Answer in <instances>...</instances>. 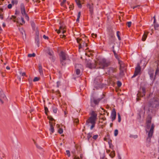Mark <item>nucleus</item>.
I'll return each mask as SVG.
<instances>
[{
    "label": "nucleus",
    "instance_id": "21",
    "mask_svg": "<svg viewBox=\"0 0 159 159\" xmlns=\"http://www.w3.org/2000/svg\"><path fill=\"white\" fill-rule=\"evenodd\" d=\"M152 117L150 116H148L146 119V124L151 123Z\"/></svg>",
    "mask_w": 159,
    "mask_h": 159
},
{
    "label": "nucleus",
    "instance_id": "53",
    "mask_svg": "<svg viewBox=\"0 0 159 159\" xmlns=\"http://www.w3.org/2000/svg\"><path fill=\"white\" fill-rule=\"evenodd\" d=\"M19 30L21 32L22 34H23V32H24V31L23 30V28L19 29Z\"/></svg>",
    "mask_w": 159,
    "mask_h": 159
},
{
    "label": "nucleus",
    "instance_id": "4",
    "mask_svg": "<svg viewBox=\"0 0 159 159\" xmlns=\"http://www.w3.org/2000/svg\"><path fill=\"white\" fill-rule=\"evenodd\" d=\"M20 11L23 16V17H21V20L22 23H20V24L22 25L23 24L25 23V21L24 20V18L25 17V19L27 20H29V17L26 14L25 12V6L23 3H21L20 6Z\"/></svg>",
    "mask_w": 159,
    "mask_h": 159
},
{
    "label": "nucleus",
    "instance_id": "64",
    "mask_svg": "<svg viewBox=\"0 0 159 159\" xmlns=\"http://www.w3.org/2000/svg\"><path fill=\"white\" fill-rule=\"evenodd\" d=\"M6 69H7V70H9L10 69V68L9 66H7L6 67Z\"/></svg>",
    "mask_w": 159,
    "mask_h": 159
},
{
    "label": "nucleus",
    "instance_id": "6",
    "mask_svg": "<svg viewBox=\"0 0 159 159\" xmlns=\"http://www.w3.org/2000/svg\"><path fill=\"white\" fill-rule=\"evenodd\" d=\"M60 61L62 65L64 66L65 64L64 62L66 60L67 58V55L63 52H61L60 54Z\"/></svg>",
    "mask_w": 159,
    "mask_h": 159
},
{
    "label": "nucleus",
    "instance_id": "42",
    "mask_svg": "<svg viewBox=\"0 0 159 159\" xmlns=\"http://www.w3.org/2000/svg\"><path fill=\"white\" fill-rule=\"evenodd\" d=\"M118 121L119 122H120L121 121L120 116L119 113L118 114Z\"/></svg>",
    "mask_w": 159,
    "mask_h": 159
},
{
    "label": "nucleus",
    "instance_id": "47",
    "mask_svg": "<svg viewBox=\"0 0 159 159\" xmlns=\"http://www.w3.org/2000/svg\"><path fill=\"white\" fill-rule=\"evenodd\" d=\"M73 159H80V157L76 155H74Z\"/></svg>",
    "mask_w": 159,
    "mask_h": 159
},
{
    "label": "nucleus",
    "instance_id": "37",
    "mask_svg": "<svg viewBox=\"0 0 159 159\" xmlns=\"http://www.w3.org/2000/svg\"><path fill=\"white\" fill-rule=\"evenodd\" d=\"M48 118L50 120L49 121H53L54 120V119L51 116H48Z\"/></svg>",
    "mask_w": 159,
    "mask_h": 159
},
{
    "label": "nucleus",
    "instance_id": "39",
    "mask_svg": "<svg viewBox=\"0 0 159 159\" xmlns=\"http://www.w3.org/2000/svg\"><path fill=\"white\" fill-rule=\"evenodd\" d=\"M66 154L67 155L68 157H70V152L69 150H66Z\"/></svg>",
    "mask_w": 159,
    "mask_h": 159
},
{
    "label": "nucleus",
    "instance_id": "49",
    "mask_svg": "<svg viewBox=\"0 0 159 159\" xmlns=\"http://www.w3.org/2000/svg\"><path fill=\"white\" fill-rule=\"evenodd\" d=\"M142 90L143 93V95H145V89L144 88H143L142 89Z\"/></svg>",
    "mask_w": 159,
    "mask_h": 159
},
{
    "label": "nucleus",
    "instance_id": "18",
    "mask_svg": "<svg viewBox=\"0 0 159 159\" xmlns=\"http://www.w3.org/2000/svg\"><path fill=\"white\" fill-rule=\"evenodd\" d=\"M115 41L114 36V35L112 36L109 39L108 43L110 44H111L113 43Z\"/></svg>",
    "mask_w": 159,
    "mask_h": 159
},
{
    "label": "nucleus",
    "instance_id": "32",
    "mask_svg": "<svg viewBox=\"0 0 159 159\" xmlns=\"http://www.w3.org/2000/svg\"><path fill=\"white\" fill-rule=\"evenodd\" d=\"M35 56V54L34 53H33V54H28V56L29 57H34Z\"/></svg>",
    "mask_w": 159,
    "mask_h": 159
},
{
    "label": "nucleus",
    "instance_id": "57",
    "mask_svg": "<svg viewBox=\"0 0 159 159\" xmlns=\"http://www.w3.org/2000/svg\"><path fill=\"white\" fill-rule=\"evenodd\" d=\"M15 18H16V16H11V19L13 20V19H15Z\"/></svg>",
    "mask_w": 159,
    "mask_h": 159
},
{
    "label": "nucleus",
    "instance_id": "54",
    "mask_svg": "<svg viewBox=\"0 0 159 159\" xmlns=\"http://www.w3.org/2000/svg\"><path fill=\"white\" fill-rule=\"evenodd\" d=\"M43 37L44 39H48V37L46 36L45 35H43Z\"/></svg>",
    "mask_w": 159,
    "mask_h": 159
},
{
    "label": "nucleus",
    "instance_id": "20",
    "mask_svg": "<svg viewBox=\"0 0 159 159\" xmlns=\"http://www.w3.org/2000/svg\"><path fill=\"white\" fill-rule=\"evenodd\" d=\"M39 67V71L40 73V75H43V70L42 69L41 65V64H39V67Z\"/></svg>",
    "mask_w": 159,
    "mask_h": 159
},
{
    "label": "nucleus",
    "instance_id": "44",
    "mask_svg": "<svg viewBox=\"0 0 159 159\" xmlns=\"http://www.w3.org/2000/svg\"><path fill=\"white\" fill-rule=\"evenodd\" d=\"M44 109H45V113L47 115V112L48 111V108L47 107H45Z\"/></svg>",
    "mask_w": 159,
    "mask_h": 159
},
{
    "label": "nucleus",
    "instance_id": "13",
    "mask_svg": "<svg viewBox=\"0 0 159 159\" xmlns=\"http://www.w3.org/2000/svg\"><path fill=\"white\" fill-rule=\"evenodd\" d=\"M75 2L79 8H81L82 5L84 3V0H75Z\"/></svg>",
    "mask_w": 159,
    "mask_h": 159
},
{
    "label": "nucleus",
    "instance_id": "61",
    "mask_svg": "<svg viewBox=\"0 0 159 159\" xmlns=\"http://www.w3.org/2000/svg\"><path fill=\"white\" fill-rule=\"evenodd\" d=\"M60 84V82H57V87H59Z\"/></svg>",
    "mask_w": 159,
    "mask_h": 159
},
{
    "label": "nucleus",
    "instance_id": "62",
    "mask_svg": "<svg viewBox=\"0 0 159 159\" xmlns=\"http://www.w3.org/2000/svg\"><path fill=\"white\" fill-rule=\"evenodd\" d=\"M0 18L2 19H3V17L2 15L0 14Z\"/></svg>",
    "mask_w": 159,
    "mask_h": 159
},
{
    "label": "nucleus",
    "instance_id": "25",
    "mask_svg": "<svg viewBox=\"0 0 159 159\" xmlns=\"http://www.w3.org/2000/svg\"><path fill=\"white\" fill-rule=\"evenodd\" d=\"M108 143L109 145L110 148H111L113 149L114 146L111 143V140H110V141L108 142Z\"/></svg>",
    "mask_w": 159,
    "mask_h": 159
},
{
    "label": "nucleus",
    "instance_id": "8",
    "mask_svg": "<svg viewBox=\"0 0 159 159\" xmlns=\"http://www.w3.org/2000/svg\"><path fill=\"white\" fill-rule=\"evenodd\" d=\"M141 67L139 64H138L135 68V70L134 75L132 77H134L137 75L140 72Z\"/></svg>",
    "mask_w": 159,
    "mask_h": 159
},
{
    "label": "nucleus",
    "instance_id": "2",
    "mask_svg": "<svg viewBox=\"0 0 159 159\" xmlns=\"http://www.w3.org/2000/svg\"><path fill=\"white\" fill-rule=\"evenodd\" d=\"M146 131L148 133V137L147 138V141L148 143H150L153 132L155 125L151 123L146 124Z\"/></svg>",
    "mask_w": 159,
    "mask_h": 159
},
{
    "label": "nucleus",
    "instance_id": "22",
    "mask_svg": "<svg viewBox=\"0 0 159 159\" xmlns=\"http://www.w3.org/2000/svg\"><path fill=\"white\" fill-rule=\"evenodd\" d=\"M148 33H146L145 32L144 33V34L143 35V37L142 38V40L143 41H144L145 40L147 36V34H148Z\"/></svg>",
    "mask_w": 159,
    "mask_h": 159
},
{
    "label": "nucleus",
    "instance_id": "48",
    "mask_svg": "<svg viewBox=\"0 0 159 159\" xmlns=\"http://www.w3.org/2000/svg\"><path fill=\"white\" fill-rule=\"evenodd\" d=\"M36 36H39V33L38 30H36Z\"/></svg>",
    "mask_w": 159,
    "mask_h": 159
},
{
    "label": "nucleus",
    "instance_id": "51",
    "mask_svg": "<svg viewBox=\"0 0 159 159\" xmlns=\"http://www.w3.org/2000/svg\"><path fill=\"white\" fill-rule=\"evenodd\" d=\"M12 5L11 4H9L7 6V7L9 9H11L12 7Z\"/></svg>",
    "mask_w": 159,
    "mask_h": 159
},
{
    "label": "nucleus",
    "instance_id": "43",
    "mask_svg": "<svg viewBox=\"0 0 159 159\" xmlns=\"http://www.w3.org/2000/svg\"><path fill=\"white\" fill-rule=\"evenodd\" d=\"M74 6H73V4H72L71 5H70L69 8L70 9V10H72Z\"/></svg>",
    "mask_w": 159,
    "mask_h": 159
},
{
    "label": "nucleus",
    "instance_id": "12",
    "mask_svg": "<svg viewBox=\"0 0 159 159\" xmlns=\"http://www.w3.org/2000/svg\"><path fill=\"white\" fill-rule=\"evenodd\" d=\"M96 62H95L94 63H91L90 62H88L87 63V66L91 68H96Z\"/></svg>",
    "mask_w": 159,
    "mask_h": 159
},
{
    "label": "nucleus",
    "instance_id": "36",
    "mask_svg": "<svg viewBox=\"0 0 159 159\" xmlns=\"http://www.w3.org/2000/svg\"><path fill=\"white\" fill-rule=\"evenodd\" d=\"M40 78L38 77H35L33 80V81L36 82L39 80Z\"/></svg>",
    "mask_w": 159,
    "mask_h": 159
},
{
    "label": "nucleus",
    "instance_id": "16",
    "mask_svg": "<svg viewBox=\"0 0 159 159\" xmlns=\"http://www.w3.org/2000/svg\"><path fill=\"white\" fill-rule=\"evenodd\" d=\"M65 28L63 26H60L59 27V30L57 31V33L58 34L62 32L63 34H64L66 32V30H64Z\"/></svg>",
    "mask_w": 159,
    "mask_h": 159
},
{
    "label": "nucleus",
    "instance_id": "7",
    "mask_svg": "<svg viewBox=\"0 0 159 159\" xmlns=\"http://www.w3.org/2000/svg\"><path fill=\"white\" fill-rule=\"evenodd\" d=\"M100 99H96L94 97L91 99V106L93 107H94L96 105L98 104Z\"/></svg>",
    "mask_w": 159,
    "mask_h": 159
},
{
    "label": "nucleus",
    "instance_id": "9",
    "mask_svg": "<svg viewBox=\"0 0 159 159\" xmlns=\"http://www.w3.org/2000/svg\"><path fill=\"white\" fill-rule=\"evenodd\" d=\"M7 98L2 91L0 92V101L3 103L6 100Z\"/></svg>",
    "mask_w": 159,
    "mask_h": 159
},
{
    "label": "nucleus",
    "instance_id": "38",
    "mask_svg": "<svg viewBox=\"0 0 159 159\" xmlns=\"http://www.w3.org/2000/svg\"><path fill=\"white\" fill-rule=\"evenodd\" d=\"M58 133L60 134H62L63 132V129L61 128H59L58 130Z\"/></svg>",
    "mask_w": 159,
    "mask_h": 159
},
{
    "label": "nucleus",
    "instance_id": "40",
    "mask_svg": "<svg viewBox=\"0 0 159 159\" xmlns=\"http://www.w3.org/2000/svg\"><path fill=\"white\" fill-rule=\"evenodd\" d=\"M127 26L129 27L131 25V22L130 21L127 22Z\"/></svg>",
    "mask_w": 159,
    "mask_h": 159
},
{
    "label": "nucleus",
    "instance_id": "30",
    "mask_svg": "<svg viewBox=\"0 0 159 159\" xmlns=\"http://www.w3.org/2000/svg\"><path fill=\"white\" fill-rule=\"evenodd\" d=\"M66 0H63L62 2L61 3V6H63L66 8H67L65 6H64V4L66 2Z\"/></svg>",
    "mask_w": 159,
    "mask_h": 159
},
{
    "label": "nucleus",
    "instance_id": "55",
    "mask_svg": "<svg viewBox=\"0 0 159 159\" xmlns=\"http://www.w3.org/2000/svg\"><path fill=\"white\" fill-rule=\"evenodd\" d=\"M113 52H114V54L116 57V58H117V54L116 53V52H115V51H113Z\"/></svg>",
    "mask_w": 159,
    "mask_h": 159
},
{
    "label": "nucleus",
    "instance_id": "17",
    "mask_svg": "<svg viewBox=\"0 0 159 159\" xmlns=\"http://www.w3.org/2000/svg\"><path fill=\"white\" fill-rule=\"evenodd\" d=\"M116 112L115 109H114L112 111V114H111V118H112V120H113L116 119Z\"/></svg>",
    "mask_w": 159,
    "mask_h": 159
},
{
    "label": "nucleus",
    "instance_id": "63",
    "mask_svg": "<svg viewBox=\"0 0 159 159\" xmlns=\"http://www.w3.org/2000/svg\"><path fill=\"white\" fill-rule=\"evenodd\" d=\"M21 75L22 76H25V72H23L22 73Z\"/></svg>",
    "mask_w": 159,
    "mask_h": 159
},
{
    "label": "nucleus",
    "instance_id": "5",
    "mask_svg": "<svg viewBox=\"0 0 159 159\" xmlns=\"http://www.w3.org/2000/svg\"><path fill=\"white\" fill-rule=\"evenodd\" d=\"M77 42L79 44V49L81 48L84 49L85 48L88 46V42H89V40L84 41L81 39L77 38L76 39Z\"/></svg>",
    "mask_w": 159,
    "mask_h": 159
},
{
    "label": "nucleus",
    "instance_id": "46",
    "mask_svg": "<svg viewBox=\"0 0 159 159\" xmlns=\"http://www.w3.org/2000/svg\"><path fill=\"white\" fill-rule=\"evenodd\" d=\"M98 135H94L93 137V139H97L98 138Z\"/></svg>",
    "mask_w": 159,
    "mask_h": 159
},
{
    "label": "nucleus",
    "instance_id": "10",
    "mask_svg": "<svg viewBox=\"0 0 159 159\" xmlns=\"http://www.w3.org/2000/svg\"><path fill=\"white\" fill-rule=\"evenodd\" d=\"M47 52L50 56L49 58L53 61H54V57L53 56V52L50 49H48L46 51Z\"/></svg>",
    "mask_w": 159,
    "mask_h": 159
},
{
    "label": "nucleus",
    "instance_id": "11",
    "mask_svg": "<svg viewBox=\"0 0 159 159\" xmlns=\"http://www.w3.org/2000/svg\"><path fill=\"white\" fill-rule=\"evenodd\" d=\"M82 67V65H81L76 64L75 65V68L76 73L77 75H78V76L80 75L81 74L80 70L79 68H81Z\"/></svg>",
    "mask_w": 159,
    "mask_h": 159
},
{
    "label": "nucleus",
    "instance_id": "31",
    "mask_svg": "<svg viewBox=\"0 0 159 159\" xmlns=\"http://www.w3.org/2000/svg\"><path fill=\"white\" fill-rule=\"evenodd\" d=\"M158 65V63L157 64V66ZM157 74H159V69L158 68V67H157V69L155 73V75H157Z\"/></svg>",
    "mask_w": 159,
    "mask_h": 159
},
{
    "label": "nucleus",
    "instance_id": "41",
    "mask_svg": "<svg viewBox=\"0 0 159 159\" xmlns=\"http://www.w3.org/2000/svg\"><path fill=\"white\" fill-rule=\"evenodd\" d=\"M91 36L93 38H96L97 36V34H94V33H92L91 34Z\"/></svg>",
    "mask_w": 159,
    "mask_h": 159
},
{
    "label": "nucleus",
    "instance_id": "34",
    "mask_svg": "<svg viewBox=\"0 0 159 159\" xmlns=\"http://www.w3.org/2000/svg\"><path fill=\"white\" fill-rule=\"evenodd\" d=\"M117 36L118 38V39L119 40H121V38H120V32L119 31H117Z\"/></svg>",
    "mask_w": 159,
    "mask_h": 159
},
{
    "label": "nucleus",
    "instance_id": "60",
    "mask_svg": "<svg viewBox=\"0 0 159 159\" xmlns=\"http://www.w3.org/2000/svg\"><path fill=\"white\" fill-rule=\"evenodd\" d=\"M80 157L81 159H82L83 157V155L82 154H81L80 155Z\"/></svg>",
    "mask_w": 159,
    "mask_h": 159
},
{
    "label": "nucleus",
    "instance_id": "24",
    "mask_svg": "<svg viewBox=\"0 0 159 159\" xmlns=\"http://www.w3.org/2000/svg\"><path fill=\"white\" fill-rule=\"evenodd\" d=\"M115 69L112 67H110L109 68V73H112L115 71Z\"/></svg>",
    "mask_w": 159,
    "mask_h": 159
},
{
    "label": "nucleus",
    "instance_id": "15",
    "mask_svg": "<svg viewBox=\"0 0 159 159\" xmlns=\"http://www.w3.org/2000/svg\"><path fill=\"white\" fill-rule=\"evenodd\" d=\"M50 126V131L51 132V134L53 133L54 131V129L53 125V123L51 121H49Z\"/></svg>",
    "mask_w": 159,
    "mask_h": 159
},
{
    "label": "nucleus",
    "instance_id": "27",
    "mask_svg": "<svg viewBox=\"0 0 159 159\" xmlns=\"http://www.w3.org/2000/svg\"><path fill=\"white\" fill-rule=\"evenodd\" d=\"M80 15H81V12H79L78 13V14L77 18L76 19V20L77 22H79V19L80 17Z\"/></svg>",
    "mask_w": 159,
    "mask_h": 159
},
{
    "label": "nucleus",
    "instance_id": "3",
    "mask_svg": "<svg viewBox=\"0 0 159 159\" xmlns=\"http://www.w3.org/2000/svg\"><path fill=\"white\" fill-rule=\"evenodd\" d=\"M98 67L97 68L104 69L110 65V62L102 58L98 60L97 62Z\"/></svg>",
    "mask_w": 159,
    "mask_h": 159
},
{
    "label": "nucleus",
    "instance_id": "56",
    "mask_svg": "<svg viewBox=\"0 0 159 159\" xmlns=\"http://www.w3.org/2000/svg\"><path fill=\"white\" fill-rule=\"evenodd\" d=\"M159 25L158 24L155 23L154 24V27L155 28L158 27Z\"/></svg>",
    "mask_w": 159,
    "mask_h": 159
},
{
    "label": "nucleus",
    "instance_id": "14",
    "mask_svg": "<svg viewBox=\"0 0 159 159\" xmlns=\"http://www.w3.org/2000/svg\"><path fill=\"white\" fill-rule=\"evenodd\" d=\"M119 63L120 64V69L121 71H123L125 69V67L126 65L124 64L122 61H119Z\"/></svg>",
    "mask_w": 159,
    "mask_h": 159
},
{
    "label": "nucleus",
    "instance_id": "58",
    "mask_svg": "<svg viewBox=\"0 0 159 159\" xmlns=\"http://www.w3.org/2000/svg\"><path fill=\"white\" fill-rule=\"evenodd\" d=\"M139 5H137V6H136L134 7H131L133 9H134V8H137V7H139Z\"/></svg>",
    "mask_w": 159,
    "mask_h": 159
},
{
    "label": "nucleus",
    "instance_id": "33",
    "mask_svg": "<svg viewBox=\"0 0 159 159\" xmlns=\"http://www.w3.org/2000/svg\"><path fill=\"white\" fill-rule=\"evenodd\" d=\"M35 41L37 42L38 44H39V36H36Z\"/></svg>",
    "mask_w": 159,
    "mask_h": 159
},
{
    "label": "nucleus",
    "instance_id": "19",
    "mask_svg": "<svg viewBox=\"0 0 159 159\" xmlns=\"http://www.w3.org/2000/svg\"><path fill=\"white\" fill-rule=\"evenodd\" d=\"M87 7L89 9V11L90 12V13L91 14H92L93 13V4H88Z\"/></svg>",
    "mask_w": 159,
    "mask_h": 159
},
{
    "label": "nucleus",
    "instance_id": "26",
    "mask_svg": "<svg viewBox=\"0 0 159 159\" xmlns=\"http://www.w3.org/2000/svg\"><path fill=\"white\" fill-rule=\"evenodd\" d=\"M110 156L112 158H113L115 156V151H113L110 154Z\"/></svg>",
    "mask_w": 159,
    "mask_h": 159
},
{
    "label": "nucleus",
    "instance_id": "1",
    "mask_svg": "<svg viewBox=\"0 0 159 159\" xmlns=\"http://www.w3.org/2000/svg\"><path fill=\"white\" fill-rule=\"evenodd\" d=\"M91 116L86 120V124L88 126H90V124L91 125L90 127V129H92L94 127L96 122L97 119V113L96 111H92L90 113Z\"/></svg>",
    "mask_w": 159,
    "mask_h": 159
},
{
    "label": "nucleus",
    "instance_id": "28",
    "mask_svg": "<svg viewBox=\"0 0 159 159\" xmlns=\"http://www.w3.org/2000/svg\"><path fill=\"white\" fill-rule=\"evenodd\" d=\"M52 109L53 112L55 113H56L57 111V108L56 107L54 106L52 107Z\"/></svg>",
    "mask_w": 159,
    "mask_h": 159
},
{
    "label": "nucleus",
    "instance_id": "29",
    "mask_svg": "<svg viewBox=\"0 0 159 159\" xmlns=\"http://www.w3.org/2000/svg\"><path fill=\"white\" fill-rule=\"evenodd\" d=\"M92 133H89L87 134V138L88 139V140H89L92 137Z\"/></svg>",
    "mask_w": 159,
    "mask_h": 159
},
{
    "label": "nucleus",
    "instance_id": "50",
    "mask_svg": "<svg viewBox=\"0 0 159 159\" xmlns=\"http://www.w3.org/2000/svg\"><path fill=\"white\" fill-rule=\"evenodd\" d=\"M31 25L32 27L34 28L35 27V24L34 22H32L31 23Z\"/></svg>",
    "mask_w": 159,
    "mask_h": 159
},
{
    "label": "nucleus",
    "instance_id": "45",
    "mask_svg": "<svg viewBox=\"0 0 159 159\" xmlns=\"http://www.w3.org/2000/svg\"><path fill=\"white\" fill-rule=\"evenodd\" d=\"M74 122L77 124H78L79 122V120L78 119L76 118L74 119Z\"/></svg>",
    "mask_w": 159,
    "mask_h": 159
},
{
    "label": "nucleus",
    "instance_id": "35",
    "mask_svg": "<svg viewBox=\"0 0 159 159\" xmlns=\"http://www.w3.org/2000/svg\"><path fill=\"white\" fill-rule=\"evenodd\" d=\"M118 130L117 129H115L114 131V135L115 136H117V135H118Z\"/></svg>",
    "mask_w": 159,
    "mask_h": 159
},
{
    "label": "nucleus",
    "instance_id": "23",
    "mask_svg": "<svg viewBox=\"0 0 159 159\" xmlns=\"http://www.w3.org/2000/svg\"><path fill=\"white\" fill-rule=\"evenodd\" d=\"M149 74L150 75V79L152 80L153 79L154 71L153 70L150 71L149 72Z\"/></svg>",
    "mask_w": 159,
    "mask_h": 159
},
{
    "label": "nucleus",
    "instance_id": "59",
    "mask_svg": "<svg viewBox=\"0 0 159 159\" xmlns=\"http://www.w3.org/2000/svg\"><path fill=\"white\" fill-rule=\"evenodd\" d=\"M121 83L120 82H118V86H121Z\"/></svg>",
    "mask_w": 159,
    "mask_h": 159
},
{
    "label": "nucleus",
    "instance_id": "52",
    "mask_svg": "<svg viewBox=\"0 0 159 159\" xmlns=\"http://www.w3.org/2000/svg\"><path fill=\"white\" fill-rule=\"evenodd\" d=\"M33 141L34 142V144L36 145V146H37V147L39 148L40 147H39V146H38L37 144L36 143V142L35 141V140L34 139H33Z\"/></svg>",
    "mask_w": 159,
    "mask_h": 159
}]
</instances>
